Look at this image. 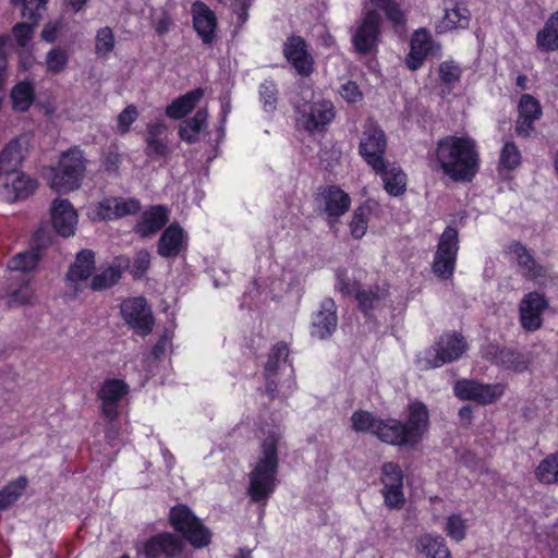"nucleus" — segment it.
Masks as SVG:
<instances>
[{
    "mask_svg": "<svg viewBox=\"0 0 558 558\" xmlns=\"http://www.w3.org/2000/svg\"><path fill=\"white\" fill-rule=\"evenodd\" d=\"M542 113L539 101L530 94H523L518 101L515 133L519 136H529L534 130V123L542 117Z\"/></svg>",
    "mask_w": 558,
    "mask_h": 558,
    "instance_id": "nucleus-25",
    "label": "nucleus"
},
{
    "mask_svg": "<svg viewBox=\"0 0 558 558\" xmlns=\"http://www.w3.org/2000/svg\"><path fill=\"white\" fill-rule=\"evenodd\" d=\"M337 288L343 294H355L356 300L363 312L369 314L372 310L379 307L386 299V291L376 289L375 291L361 290L360 284L355 280H351L345 274L337 275Z\"/></svg>",
    "mask_w": 558,
    "mask_h": 558,
    "instance_id": "nucleus-19",
    "label": "nucleus"
},
{
    "mask_svg": "<svg viewBox=\"0 0 558 558\" xmlns=\"http://www.w3.org/2000/svg\"><path fill=\"white\" fill-rule=\"evenodd\" d=\"M417 554L425 558H451V553L445 538L435 533L420 535L414 543Z\"/></svg>",
    "mask_w": 558,
    "mask_h": 558,
    "instance_id": "nucleus-32",
    "label": "nucleus"
},
{
    "mask_svg": "<svg viewBox=\"0 0 558 558\" xmlns=\"http://www.w3.org/2000/svg\"><path fill=\"white\" fill-rule=\"evenodd\" d=\"M116 46L113 32L110 27L99 28L95 37V52L100 57H108Z\"/></svg>",
    "mask_w": 558,
    "mask_h": 558,
    "instance_id": "nucleus-48",
    "label": "nucleus"
},
{
    "mask_svg": "<svg viewBox=\"0 0 558 558\" xmlns=\"http://www.w3.org/2000/svg\"><path fill=\"white\" fill-rule=\"evenodd\" d=\"M69 63V54L64 49L59 47L50 49L45 59L46 71L50 74H59L63 72Z\"/></svg>",
    "mask_w": 558,
    "mask_h": 558,
    "instance_id": "nucleus-47",
    "label": "nucleus"
},
{
    "mask_svg": "<svg viewBox=\"0 0 558 558\" xmlns=\"http://www.w3.org/2000/svg\"><path fill=\"white\" fill-rule=\"evenodd\" d=\"M36 25H37V23L27 21V22H23V23H17L13 27V36L20 46H22V47L26 46V44L33 36L34 27Z\"/></svg>",
    "mask_w": 558,
    "mask_h": 558,
    "instance_id": "nucleus-56",
    "label": "nucleus"
},
{
    "mask_svg": "<svg viewBox=\"0 0 558 558\" xmlns=\"http://www.w3.org/2000/svg\"><path fill=\"white\" fill-rule=\"evenodd\" d=\"M337 327L336 304L332 300H325L320 310L314 315L311 333L318 339H326Z\"/></svg>",
    "mask_w": 558,
    "mask_h": 558,
    "instance_id": "nucleus-31",
    "label": "nucleus"
},
{
    "mask_svg": "<svg viewBox=\"0 0 558 558\" xmlns=\"http://www.w3.org/2000/svg\"><path fill=\"white\" fill-rule=\"evenodd\" d=\"M386 145L385 134L379 128L368 125L364 130L360 142V154L373 170L383 168Z\"/></svg>",
    "mask_w": 558,
    "mask_h": 558,
    "instance_id": "nucleus-17",
    "label": "nucleus"
},
{
    "mask_svg": "<svg viewBox=\"0 0 558 558\" xmlns=\"http://www.w3.org/2000/svg\"><path fill=\"white\" fill-rule=\"evenodd\" d=\"M283 53L300 75L307 76L312 73L313 58L307 52L303 38L299 36L288 38L284 44Z\"/></svg>",
    "mask_w": 558,
    "mask_h": 558,
    "instance_id": "nucleus-28",
    "label": "nucleus"
},
{
    "mask_svg": "<svg viewBox=\"0 0 558 558\" xmlns=\"http://www.w3.org/2000/svg\"><path fill=\"white\" fill-rule=\"evenodd\" d=\"M204 96L202 88H196L174 99L166 109L169 118L178 120L191 112Z\"/></svg>",
    "mask_w": 558,
    "mask_h": 558,
    "instance_id": "nucleus-39",
    "label": "nucleus"
},
{
    "mask_svg": "<svg viewBox=\"0 0 558 558\" xmlns=\"http://www.w3.org/2000/svg\"><path fill=\"white\" fill-rule=\"evenodd\" d=\"M146 154L150 157H162L167 154L166 142L160 137H147Z\"/></svg>",
    "mask_w": 558,
    "mask_h": 558,
    "instance_id": "nucleus-60",
    "label": "nucleus"
},
{
    "mask_svg": "<svg viewBox=\"0 0 558 558\" xmlns=\"http://www.w3.org/2000/svg\"><path fill=\"white\" fill-rule=\"evenodd\" d=\"M288 353L287 344L281 342L274 345L269 352L265 373L267 377L266 390L270 396L277 392L278 385H280V389L286 386L287 392H291L295 387V380L292 376L293 369L287 363Z\"/></svg>",
    "mask_w": 558,
    "mask_h": 558,
    "instance_id": "nucleus-8",
    "label": "nucleus"
},
{
    "mask_svg": "<svg viewBox=\"0 0 558 558\" xmlns=\"http://www.w3.org/2000/svg\"><path fill=\"white\" fill-rule=\"evenodd\" d=\"M129 393V386L121 379L105 380L99 390L98 399L101 402L102 414L113 420L119 415L120 402Z\"/></svg>",
    "mask_w": 558,
    "mask_h": 558,
    "instance_id": "nucleus-22",
    "label": "nucleus"
},
{
    "mask_svg": "<svg viewBox=\"0 0 558 558\" xmlns=\"http://www.w3.org/2000/svg\"><path fill=\"white\" fill-rule=\"evenodd\" d=\"M21 2L23 5L22 16L26 21L38 23L41 17V10L45 8L48 0H13Z\"/></svg>",
    "mask_w": 558,
    "mask_h": 558,
    "instance_id": "nucleus-52",
    "label": "nucleus"
},
{
    "mask_svg": "<svg viewBox=\"0 0 558 558\" xmlns=\"http://www.w3.org/2000/svg\"><path fill=\"white\" fill-rule=\"evenodd\" d=\"M444 531L447 536L457 542H462L466 536L468 524L466 519H464L460 513H453L446 518Z\"/></svg>",
    "mask_w": 558,
    "mask_h": 558,
    "instance_id": "nucleus-44",
    "label": "nucleus"
},
{
    "mask_svg": "<svg viewBox=\"0 0 558 558\" xmlns=\"http://www.w3.org/2000/svg\"><path fill=\"white\" fill-rule=\"evenodd\" d=\"M10 98L15 111L28 110L35 99V87L31 81H22L13 86Z\"/></svg>",
    "mask_w": 558,
    "mask_h": 558,
    "instance_id": "nucleus-40",
    "label": "nucleus"
},
{
    "mask_svg": "<svg viewBox=\"0 0 558 558\" xmlns=\"http://www.w3.org/2000/svg\"><path fill=\"white\" fill-rule=\"evenodd\" d=\"M19 283L17 288L11 287L10 292V304L11 305H23L31 302L33 298V289L29 280L24 275H16L12 278Z\"/></svg>",
    "mask_w": 558,
    "mask_h": 558,
    "instance_id": "nucleus-45",
    "label": "nucleus"
},
{
    "mask_svg": "<svg viewBox=\"0 0 558 558\" xmlns=\"http://www.w3.org/2000/svg\"><path fill=\"white\" fill-rule=\"evenodd\" d=\"M193 27L206 45L216 39L217 16L215 12L203 1H195L191 7Z\"/></svg>",
    "mask_w": 558,
    "mask_h": 558,
    "instance_id": "nucleus-23",
    "label": "nucleus"
},
{
    "mask_svg": "<svg viewBox=\"0 0 558 558\" xmlns=\"http://www.w3.org/2000/svg\"><path fill=\"white\" fill-rule=\"evenodd\" d=\"M317 201L330 222L338 220L351 206L350 195L337 185H328L322 189Z\"/></svg>",
    "mask_w": 558,
    "mask_h": 558,
    "instance_id": "nucleus-20",
    "label": "nucleus"
},
{
    "mask_svg": "<svg viewBox=\"0 0 558 558\" xmlns=\"http://www.w3.org/2000/svg\"><path fill=\"white\" fill-rule=\"evenodd\" d=\"M121 315L125 324L141 336L148 335L153 329V312L144 298L124 300L121 304Z\"/></svg>",
    "mask_w": 558,
    "mask_h": 558,
    "instance_id": "nucleus-12",
    "label": "nucleus"
},
{
    "mask_svg": "<svg viewBox=\"0 0 558 558\" xmlns=\"http://www.w3.org/2000/svg\"><path fill=\"white\" fill-rule=\"evenodd\" d=\"M28 486L26 476L10 481L0 489V511L11 508L25 493Z\"/></svg>",
    "mask_w": 558,
    "mask_h": 558,
    "instance_id": "nucleus-41",
    "label": "nucleus"
},
{
    "mask_svg": "<svg viewBox=\"0 0 558 558\" xmlns=\"http://www.w3.org/2000/svg\"><path fill=\"white\" fill-rule=\"evenodd\" d=\"M137 118V108L134 105L126 106L117 118V132L121 135L126 134Z\"/></svg>",
    "mask_w": 558,
    "mask_h": 558,
    "instance_id": "nucleus-53",
    "label": "nucleus"
},
{
    "mask_svg": "<svg viewBox=\"0 0 558 558\" xmlns=\"http://www.w3.org/2000/svg\"><path fill=\"white\" fill-rule=\"evenodd\" d=\"M521 163V153L513 142L507 141L499 157V168L505 170H513Z\"/></svg>",
    "mask_w": 558,
    "mask_h": 558,
    "instance_id": "nucleus-49",
    "label": "nucleus"
},
{
    "mask_svg": "<svg viewBox=\"0 0 558 558\" xmlns=\"http://www.w3.org/2000/svg\"><path fill=\"white\" fill-rule=\"evenodd\" d=\"M381 177L384 189L390 196H400L407 189V174L397 165L383 163L380 170H374Z\"/></svg>",
    "mask_w": 558,
    "mask_h": 558,
    "instance_id": "nucleus-35",
    "label": "nucleus"
},
{
    "mask_svg": "<svg viewBox=\"0 0 558 558\" xmlns=\"http://www.w3.org/2000/svg\"><path fill=\"white\" fill-rule=\"evenodd\" d=\"M436 160L441 171L454 181H469L478 169L475 141L469 136H447L436 148Z\"/></svg>",
    "mask_w": 558,
    "mask_h": 558,
    "instance_id": "nucleus-2",
    "label": "nucleus"
},
{
    "mask_svg": "<svg viewBox=\"0 0 558 558\" xmlns=\"http://www.w3.org/2000/svg\"><path fill=\"white\" fill-rule=\"evenodd\" d=\"M548 307V301L539 292L526 293L519 303V319L526 331L538 330L543 325V313Z\"/></svg>",
    "mask_w": 558,
    "mask_h": 558,
    "instance_id": "nucleus-16",
    "label": "nucleus"
},
{
    "mask_svg": "<svg viewBox=\"0 0 558 558\" xmlns=\"http://www.w3.org/2000/svg\"><path fill=\"white\" fill-rule=\"evenodd\" d=\"M193 558L187 543L172 532H160L137 548V558Z\"/></svg>",
    "mask_w": 558,
    "mask_h": 558,
    "instance_id": "nucleus-6",
    "label": "nucleus"
},
{
    "mask_svg": "<svg viewBox=\"0 0 558 558\" xmlns=\"http://www.w3.org/2000/svg\"><path fill=\"white\" fill-rule=\"evenodd\" d=\"M169 523L195 549L205 548L211 543V531L186 505L180 504L170 509Z\"/></svg>",
    "mask_w": 558,
    "mask_h": 558,
    "instance_id": "nucleus-5",
    "label": "nucleus"
},
{
    "mask_svg": "<svg viewBox=\"0 0 558 558\" xmlns=\"http://www.w3.org/2000/svg\"><path fill=\"white\" fill-rule=\"evenodd\" d=\"M94 268V253L89 250L78 252L66 274V287L74 293L80 291L83 284L89 279Z\"/></svg>",
    "mask_w": 558,
    "mask_h": 558,
    "instance_id": "nucleus-27",
    "label": "nucleus"
},
{
    "mask_svg": "<svg viewBox=\"0 0 558 558\" xmlns=\"http://www.w3.org/2000/svg\"><path fill=\"white\" fill-rule=\"evenodd\" d=\"M460 76L461 69L456 62L448 60L439 65V77L442 83L447 85L454 84L460 80Z\"/></svg>",
    "mask_w": 558,
    "mask_h": 558,
    "instance_id": "nucleus-55",
    "label": "nucleus"
},
{
    "mask_svg": "<svg viewBox=\"0 0 558 558\" xmlns=\"http://www.w3.org/2000/svg\"><path fill=\"white\" fill-rule=\"evenodd\" d=\"M536 47L543 52L558 50V11L553 13L537 32Z\"/></svg>",
    "mask_w": 558,
    "mask_h": 558,
    "instance_id": "nucleus-38",
    "label": "nucleus"
},
{
    "mask_svg": "<svg viewBox=\"0 0 558 558\" xmlns=\"http://www.w3.org/2000/svg\"><path fill=\"white\" fill-rule=\"evenodd\" d=\"M86 167L87 159L83 150L74 146L60 153L56 166L45 168L44 178L58 193L74 192L83 184Z\"/></svg>",
    "mask_w": 558,
    "mask_h": 558,
    "instance_id": "nucleus-4",
    "label": "nucleus"
},
{
    "mask_svg": "<svg viewBox=\"0 0 558 558\" xmlns=\"http://www.w3.org/2000/svg\"><path fill=\"white\" fill-rule=\"evenodd\" d=\"M260 100L266 111H274L277 102V88L272 81L266 80L259 87Z\"/></svg>",
    "mask_w": 558,
    "mask_h": 558,
    "instance_id": "nucleus-54",
    "label": "nucleus"
},
{
    "mask_svg": "<svg viewBox=\"0 0 558 558\" xmlns=\"http://www.w3.org/2000/svg\"><path fill=\"white\" fill-rule=\"evenodd\" d=\"M378 209V203L373 199L365 201L354 209L349 222L350 233L354 239L360 240L366 234L368 221Z\"/></svg>",
    "mask_w": 558,
    "mask_h": 558,
    "instance_id": "nucleus-36",
    "label": "nucleus"
},
{
    "mask_svg": "<svg viewBox=\"0 0 558 558\" xmlns=\"http://www.w3.org/2000/svg\"><path fill=\"white\" fill-rule=\"evenodd\" d=\"M126 267H129L128 258H116L111 265L93 277L90 288L95 291H101L112 287L119 281Z\"/></svg>",
    "mask_w": 558,
    "mask_h": 558,
    "instance_id": "nucleus-37",
    "label": "nucleus"
},
{
    "mask_svg": "<svg viewBox=\"0 0 558 558\" xmlns=\"http://www.w3.org/2000/svg\"><path fill=\"white\" fill-rule=\"evenodd\" d=\"M454 395L461 400H472L480 404L496 402L505 392V385L484 384L470 379L458 380L453 387Z\"/></svg>",
    "mask_w": 558,
    "mask_h": 558,
    "instance_id": "nucleus-13",
    "label": "nucleus"
},
{
    "mask_svg": "<svg viewBox=\"0 0 558 558\" xmlns=\"http://www.w3.org/2000/svg\"><path fill=\"white\" fill-rule=\"evenodd\" d=\"M510 258L515 260L522 274L534 280L538 286H545L546 269L536 264L532 255L520 243H512L508 248Z\"/></svg>",
    "mask_w": 558,
    "mask_h": 558,
    "instance_id": "nucleus-30",
    "label": "nucleus"
},
{
    "mask_svg": "<svg viewBox=\"0 0 558 558\" xmlns=\"http://www.w3.org/2000/svg\"><path fill=\"white\" fill-rule=\"evenodd\" d=\"M38 260L39 255L36 252L19 253L9 260L8 269L11 272H17L21 275L22 272L33 270L37 266Z\"/></svg>",
    "mask_w": 558,
    "mask_h": 558,
    "instance_id": "nucleus-46",
    "label": "nucleus"
},
{
    "mask_svg": "<svg viewBox=\"0 0 558 558\" xmlns=\"http://www.w3.org/2000/svg\"><path fill=\"white\" fill-rule=\"evenodd\" d=\"M535 475L544 484L558 483V454H550L542 460L535 470Z\"/></svg>",
    "mask_w": 558,
    "mask_h": 558,
    "instance_id": "nucleus-43",
    "label": "nucleus"
},
{
    "mask_svg": "<svg viewBox=\"0 0 558 558\" xmlns=\"http://www.w3.org/2000/svg\"><path fill=\"white\" fill-rule=\"evenodd\" d=\"M442 15L435 23L438 34L466 29L471 22V11L465 0H442Z\"/></svg>",
    "mask_w": 558,
    "mask_h": 558,
    "instance_id": "nucleus-14",
    "label": "nucleus"
},
{
    "mask_svg": "<svg viewBox=\"0 0 558 558\" xmlns=\"http://www.w3.org/2000/svg\"><path fill=\"white\" fill-rule=\"evenodd\" d=\"M135 197L109 196L87 208V217L93 221L116 220L135 215L141 210Z\"/></svg>",
    "mask_w": 558,
    "mask_h": 558,
    "instance_id": "nucleus-9",
    "label": "nucleus"
},
{
    "mask_svg": "<svg viewBox=\"0 0 558 558\" xmlns=\"http://www.w3.org/2000/svg\"><path fill=\"white\" fill-rule=\"evenodd\" d=\"M383 495L389 508H401L404 504L403 473L399 464L386 462L381 466Z\"/></svg>",
    "mask_w": 558,
    "mask_h": 558,
    "instance_id": "nucleus-18",
    "label": "nucleus"
},
{
    "mask_svg": "<svg viewBox=\"0 0 558 558\" xmlns=\"http://www.w3.org/2000/svg\"><path fill=\"white\" fill-rule=\"evenodd\" d=\"M169 220V210L161 205L153 206L146 210L137 222L135 231L143 238L149 236L160 230Z\"/></svg>",
    "mask_w": 558,
    "mask_h": 558,
    "instance_id": "nucleus-34",
    "label": "nucleus"
},
{
    "mask_svg": "<svg viewBox=\"0 0 558 558\" xmlns=\"http://www.w3.org/2000/svg\"><path fill=\"white\" fill-rule=\"evenodd\" d=\"M167 130V126L162 122L151 123L147 128V137H160Z\"/></svg>",
    "mask_w": 558,
    "mask_h": 558,
    "instance_id": "nucleus-64",
    "label": "nucleus"
},
{
    "mask_svg": "<svg viewBox=\"0 0 558 558\" xmlns=\"http://www.w3.org/2000/svg\"><path fill=\"white\" fill-rule=\"evenodd\" d=\"M428 427V410L424 403L415 401L409 404L407 423L396 418H379L374 435L391 446L415 448L423 440Z\"/></svg>",
    "mask_w": 558,
    "mask_h": 558,
    "instance_id": "nucleus-3",
    "label": "nucleus"
},
{
    "mask_svg": "<svg viewBox=\"0 0 558 558\" xmlns=\"http://www.w3.org/2000/svg\"><path fill=\"white\" fill-rule=\"evenodd\" d=\"M380 21L381 16L376 10L365 7V13L352 38L353 45L359 52L367 53L377 47Z\"/></svg>",
    "mask_w": 558,
    "mask_h": 558,
    "instance_id": "nucleus-15",
    "label": "nucleus"
},
{
    "mask_svg": "<svg viewBox=\"0 0 558 558\" xmlns=\"http://www.w3.org/2000/svg\"><path fill=\"white\" fill-rule=\"evenodd\" d=\"M281 437L278 426L265 433L248 473L247 495L251 501L265 506L277 486L279 466L277 445Z\"/></svg>",
    "mask_w": 558,
    "mask_h": 558,
    "instance_id": "nucleus-1",
    "label": "nucleus"
},
{
    "mask_svg": "<svg viewBox=\"0 0 558 558\" xmlns=\"http://www.w3.org/2000/svg\"><path fill=\"white\" fill-rule=\"evenodd\" d=\"M439 45L434 43L429 31L421 28L414 32L410 43V52L405 57L407 66L415 71L420 69L425 59L434 50H439Z\"/></svg>",
    "mask_w": 558,
    "mask_h": 558,
    "instance_id": "nucleus-24",
    "label": "nucleus"
},
{
    "mask_svg": "<svg viewBox=\"0 0 558 558\" xmlns=\"http://www.w3.org/2000/svg\"><path fill=\"white\" fill-rule=\"evenodd\" d=\"M36 180L25 173H17L14 178L3 184L2 195L5 201L13 203L28 197L36 191Z\"/></svg>",
    "mask_w": 558,
    "mask_h": 558,
    "instance_id": "nucleus-33",
    "label": "nucleus"
},
{
    "mask_svg": "<svg viewBox=\"0 0 558 558\" xmlns=\"http://www.w3.org/2000/svg\"><path fill=\"white\" fill-rule=\"evenodd\" d=\"M459 251L458 231L451 227L445 229L432 264L433 272L440 279H450L456 269L457 255Z\"/></svg>",
    "mask_w": 558,
    "mask_h": 558,
    "instance_id": "nucleus-10",
    "label": "nucleus"
},
{
    "mask_svg": "<svg viewBox=\"0 0 558 558\" xmlns=\"http://www.w3.org/2000/svg\"><path fill=\"white\" fill-rule=\"evenodd\" d=\"M121 157L117 153H109L104 160V167L109 172H116L119 168Z\"/></svg>",
    "mask_w": 558,
    "mask_h": 558,
    "instance_id": "nucleus-62",
    "label": "nucleus"
},
{
    "mask_svg": "<svg viewBox=\"0 0 558 558\" xmlns=\"http://www.w3.org/2000/svg\"><path fill=\"white\" fill-rule=\"evenodd\" d=\"M465 350L466 343L461 335L445 333L434 348L417 356L416 363L422 369L440 367L459 359Z\"/></svg>",
    "mask_w": 558,
    "mask_h": 558,
    "instance_id": "nucleus-7",
    "label": "nucleus"
},
{
    "mask_svg": "<svg viewBox=\"0 0 558 558\" xmlns=\"http://www.w3.org/2000/svg\"><path fill=\"white\" fill-rule=\"evenodd\" d=\"M29 148L27 136L9 142L0 153V175L14 172L23 162Z\"/></svg>",
    "mask_w": 558,
    "mask_h": 558,
    "instance_id": "nucleus-29",
    "label": "nucleus"
},
{
    "mask_svg": "<svg viewBox=\"0 0 558 558\" xmlns=\"http://www.w3.org/2000/svg\"><path fill=\"white\" fill-rule=\"evenodd\" d=\"M50 219L58 234L69 238L75 233L78 214L69 199L56 198L50 206Z\"/></svg>",
    "mask_w": 558,
    "mask_h": 558,
    "instance_id": "nucleus-21",
    "label": "nucleus"
},
{
    "mask_svg": "<svg viewBox=\"0 0 558 558\" xmlns=\"http://www.w3.org/2000/svg\"><path fill=\"white\" fill-rule=\"evenodd\" d=\"M298 123L308 132H323L335 118L331 101L317 99L298 107Z\"/></svg>",
    "mask_w": 558,
    "mask_h": 558,
    "instance_id": "nucleus-11",
    "label": "nucleus"
},
{
    "mask_svg": "<svg viewBox=\"0 0 558 558\" xmlns=\"http://www.w3.org/2000/svg\"><path fill=\"white\" fill-rule=\"evenodd\" d=\"M189 235L182 227L172 223L162 232L158 244L157 252L165 258H175L186 251Z\"/></svg>",
    "mask_w": 558,
    "mask_h": 558,
    "instance_id": "nucleus-26",
    "label": "nucleus"
},
{
    "mask_svg": "<svg viewBox=\"0 0 558 558\" xmlns=\"http://www.w3.org/2000/svg\"><path fill=\"white\" fill-rule=\"evenodd\" d=\"M379 8L385 11L388 20L391 21L395 25H401L404 23L403 12L392 0H388L387 3L380 5Z\"/></svg>",
    "mask_w": 558,
    "mask_h": 558,
    "instance_id": "nucleus-59",
    "label": "nucleus"
},
{
    "mask_svg": "<svg viewBox=\"0 0 558 558\" xmlns=\"http://www.w3.org/2000/svg\"><path fill=\"white\" fill-rule=\"evenodd\" d=\"M340 96L348 102H357L362 99V92L356 83L348 81L339 89Z\"/></svg>",
    "mask_w": 558,
    "mask_h": 558,
    "instance_id": "nucleus-58",
    "label": "nucleus"
},
{
    "mask_svg": "<svg viewBox=\"0 0 558 558\" xmlns=\"http://www.w3.org/2000/svg\"><path fill=\"white\" fill-rule=\"evenodd\" d=\"M207 118V111L205 109H199L192 119L186 120L180 126V137L189 143L195 142L198 133L205 126Z\"/></svg>",
    "mask_w": 558,
    "mask_h": 558,
    "instance_id": "nucleus-42",
    "label": "nucleus"
},
{
    "mask_svg": "<svg viewBox=\"0 0 558 558\" xmlns=\"http://www.w3.org/2000/svg\"><path fill=\"white\" fill-rule=\"evenodd\" d=\"M379 418L373 416L367 411H356L351 416L352 428L357 433H371L374 435V429H377Z\"/></svg>",
    "mask_w": 558,
    "mask_h": 558,
    "instance_id": "nucleus-50",
    "label": "nucleus"
},
{
    "mask_svg": "<svg viewBox=\"0 0 558 558\" xmlns=\"http://www.w3.org/2000/svg\"><path fill=\"white\" fill-rule=\"evenodd\" d=\"M172 26V20L169 15L163 14L160 19L156 21L155 29L158 34L162 35L170 31Z\"/></svg>",
    "mask_w": 558,
    "mask_h": 558,
    "instance_id": "nucleus-63",
    "label": "nucleus"
},
{
    "mask_svg": "<svg viewBox=\"0 0 558 558\" xmlns=\"http://www.w3.org/2000/svg\"><path fill=\"white\" fill-rule=\"evenodd\" d=\"M150 265V254L147 251H141L136 254L131 266V272L134 277H142Z\"/></svg>",
    "mask_w": 558,
    "mask_h": 558,
    "instance_id": "nucleus-57",
    "label": "nucleus"
},
{
    "mask_svg": "<svg viewBox=\"0 0 558 558\" xmlns=\"http://www.w3.org/2000/svg\"><path fill=\"white\" fill-rule=\"evenodd\" d=\"M497 363L514 372H523L527 367L525 357L511 350H501L497 355Z\"/></svg>",
    "mask_w": 558,
    "mask_h": 558,
    "instance_id": "nucleus-51",
    "label": "nucleus"
},
{
    "mask_svg": "<svg viewBox=\"0 0 558 558\" xmlns=\"http://www.w3.org/2000/svg\"><path fill=\"white\" fill-rule=\"evenodd\" d=\"M61 29V24L59 22L49 23L45 25L41 31V38L47 43H53L57 39V36Z\"/></svg>",
    "mask_w": 558,
    "mask_h": 558,
    "instance_id": "nucleus-61",
    "label": "nucleus"
}]
</instances>
